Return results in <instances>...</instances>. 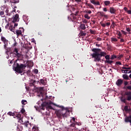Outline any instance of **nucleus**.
Masks as SVG:
<instances>
[{
    "instance_id": "obj_1",
    "label": "nucleus",
    "mask_w": 131,
    "mask_h": 131,
    "mask_svg": "<svg viewBox=\"0 0 131 131\" xmlns=\"http://www.w3.org/2000/svg\"><path fill=\"white\" fill-rule=\"evenodd\" d=\"M93 54H91L92 58H94V62H100L102 57H105L106 53L105 52H102L100 49H92Z\"/></svg>"
},
{
    "instance_id": "obj_2",
    "label": "nucleus",
    "mask_w": 131,
    "mask_h": 131,
    "mask_svg": "<svg viewBox=\"0 0 131 131\" xmlns=\"http://www.w3.org/2000/svg\"><path fill=\"white\" fill-rule=\"evenodd\" d=\"M60 108H62L61 110H58L56 111V114L58 118L62 119V118H65L69 116V112L67 110L63 108V106H59Z\"/></svg>"
},
{
    "instance_id": "obj_3",
    "label": "nucleus",
    "mask_w": 131,
    "mask_h": 131,
    "mask_svg": "<svg viewBox=\"0 0 131 131\" xmlns=\"http://www.w3.org/2000/svg\"><path fill=\"white\" fill-rule=\"evenodd\" d=\"M26 68V66L25 64H20L16 62L14 63L13 69H14L16 72L17 73H22L23 72V69H25Z\"/></svg>"
},
{
    "instance_id": "obj_4",
    "label": "nucleus",
    "mask_w": 131,
    "mask_h": 131,
    "mask_svg": "<svg viewBox=\"0 0 131 131\" xmlns=\"http://www.w3.org/2000/svg\"><path fill=\"white\" fill-rule=\"evenodd\" d=\"M16 118L18 120V122H20V123H21V124H24L26 127H29L30 126V123H29V121H23V119H22V118H21V115L19 114L16 116Z\"/></svg>"
},
{
    "instance_id": "obj_5",
    "label": "nucleus",
    "mask_w": 131,
    "mask_h": 131,
    "mask_svg": "<svg viewBox=\"0 0 131 131\" xmlns=\"http://www.w3.org/2000/svg\"><path fill=\"white\" fill-rule=\"evenodd\" d=\"M14 54L18 59H23V55L21 52H19V50L17 48H15L13 51Z\"/></svg>"
},
{
    "instance_id": "obj_6",
    "label": "nucleus",
    "mask_w": 131,
    "mask_h": 131,
    "mask_svg": "<svg viewBox=\"0 0 131 131\" xmlns=\"http://www.w3.org/2000/svg\"><path fill=\"white\" fill-rule=\"evenodd\" d=\"M1 39L2 40V41H3L4 43V49L5 50H8V40L6 39V38H5V37L4 36H2L1 37Z\"/></svg>"
},
{
    "instance_id": "obj_7",
    "label": "nucleus",
    "mask_w": 131,
    "mask_h": 131,
    "mask_svg": "<svg viewBox=\"0 0 131 131\" xmlns=\"http://www.w3.org/2000/svg\"><path fill=\"white\" fill-rule=\"evenodd\" d=\"M122 83H123V80L121 79H118L116 82V84L117 86H121Z\"/></svg>"
},
{
    "instance_id": "obj_8",
    "label": "nucleus",
    "mask_w": 131,
    "mask_h": 131,
    "mask_svg": "<svg viewBox=\"0 0 131 131\" xmlns=\"http://www.w3.org/2000/svg\"><path fill=\"white\" fill-rule=\"evenodd\" d=\"M125 95L127 96V101H130L131 100V92H126L125 93Z\"/></svg>"
},
{
    "instance_id": "obj_9",
    "label": "nucleus",
    "mask_w": 131,
    "mask_h": 131,
    "mask_svg": "<svg viewBox=\"0 0 131 131\" xmlns=\"http://www.w3.org/2000/svg\"><path fill=\"white\" fill-rule=\"evenodd\" d=\"M19 21V14H16L14 16H13V22L15 23V22H18Z\"/></svg>"
},
{
    "instance_id": "obj_10",
    "label": "nucleus",
    "mask_w": 131,
    "mask_h": 131,
    "mask_svg": "<svg viewBox=\"0 0 131 131\" xmlns=\"http://www.w3.org/2000/svg\"><path fill=\"white\" fill-rule=\"evenodd\" d=\"M90 3L94 5V6H100V2L99 1L96 2L95 0H91Z\"/></svg>"
},
{
    "instance_id": "obj_11",
    "label": "nucleus",
    "mask_w": 131,
    "mask_h": 131,
    "mask_svg": "<svg viewBox=\"0 0 131 131\" xmlns=\"http://www.w3.org/2000/svg\"><path fill=\"white\" fill-rule=\"evenodd\" d=\"M131 121V115L125 118V122H129Z\"/></svg>"
},
{
    "instance_id": "obj_12",
    "label": "nucleus",
    "mask_w": 131,
    "mask_h": 131,
    "mask_svg": "<svg viewBox=\"0 0 131 131\" xmlns=\"http://www.w3.org/2000/svg\"><path fill=\"white\" fill-rule=\"evenodd\" d=\"M110 12L111 14H115V12H116V10L113 7H111L110 8Z\"/></svg>"
},
{
    "instance_id": "obj_13",
    "label": "nucleus",
    "mask_w": 131,
    "mask_h": 131,
    "mask_svg": "<svg viewBox=\"0 0 131 131\" xmlns=\"http://www.w3.org/2000/svg\"><path fill=\"white\" fill-rule=\"evenodd\" d=\"M24 33V28H20L18 31H16V33Z\"/></svg>"
},
{
    "instance_id": "obj_14",
    "label": "nucleus",
    "mask_w": 131,
    "mask_h": 131,
    "mask_svg": "<svg viewBox=\"0 0 131 131\" xmlns=\"http://www.w3.org/2000/svg\"><path fill=\"white\" fill-rule=\"evenodd\" d=\"M32 131H39V130H38V127H37V126H34L32 127Z\"/></svg>"
},
{
    "instance_id": "obj_15",
    "label": "nucleus",
    "mask_w": 131,
    "mask_h": 131,
    "mask_svg": "<svg viewBox=\"0 0 131 131\" xmlns=\"http://www.w3.org/2000/svg\"><path fill=\"white\" fill-rule=\"evenodd\" d=\"M80 28H81V29H82L83 30H84V29H85V25L83 24H81L80 26Z\"/></svg>"
},
{
    "instance_id": "obj_16",
    "label": "nucleus",
    "mask_w": 131,
    "mask_h": 131,
    "mask_svg": "<svg viewBox=\"0 0 131 131\" xmlns=\"http://www.w3.org/2000/svg\"><path fill=\"white\" fill-rule=\"evenodd\" d=\"M122 77L123 78H124V79H126V80L129 79L128 76L127 74L123 75Z\"/></svg>"
},
{
    "instance_id": "obj_17",
    "label": "nucleus",
    "mask_w": 131,
    "mask_h": 131,
    "mask_svg": "<svg viewBox=\"0 0 131 131\" xmlns=\"http://www.w3.org/2000/svg\"><path fill=\"white\" fill-rule=\"evenodd\" d=\"M84 17L85 19H87L88 20H90L91 19V17L89 16L88 14H86L84 15Z\"/></svg>"
},
{
    "instance_id": "obj_18",
    "label": "nucleus",
    "mask_w": 131,
    "mask_h": 131,
    "mask_svg": "<svg viewBox=\"0 0 131 131\" xmlns=\"http://www.w3.org/2000/svg\"><path fill=\"white\" fill-rule=\"evenodd\" d=\"M7 114L10 116H15V113H12V112H8Z\"/></svg>"
},
{
    "instance_id": "obj_19",
    "label": "nucleus",
    "mask_w": 131,
    "mask_h": 131,
    "mask_svg": "<svg viewBox=\"0 0 131 131\" xmlns=\"http://www.w3.org/2000/svg\"><path fill=\"white\" fill-rule=\"evenodd\" d=\"M122 73H131V71H128L127 70H122Z\"/></svg>"
},
{
    "instance_id": "obj_20",
    "label": "nucleus",
    "mask_w": 131,
    "mask_h": 131,
    "mask_svg": "<svg viewBox=\"0 0 131 131\" xmlns=\"http://www.w3.org/2000/svg\"><path fill=\"white\" fill-rule=\"evenodd\" d=\"M104 5H105V6H109V5H110V1H104Z\"/></svg>"
},
{
    "instance_id": "obj_21",
    "label": "nucleus",
    "mask_w": 131,
    "mask_h": 131,
    "mask_svg": "<svg viewBox=\"0 0 131 131\" xmlns=\"http://www.w3.org/2000/svg\"><path fill=\"white\" fill-rule=\"evenodd\" d=\"M86 6H88V7H89V8H91V9H94V6H93V5L91 4H89L87 3Z\"/></svg>"
},
{
    "instance_id": "obj_22",
    "label": "nucleus",
    "mask_w": 131,
    "mask_h": 131,
    "mask_svg": "<svg viewBox=\"0 0 131 131\" xmlns=\"http://www.w3.org/2000/svg\"><path fill=\"white\" fill-rule=\"evenodd\" d=\"M40 82L42 84H43L44 85H46V83L47 82V81L43 80V79H41L40 80Z\"/></svg>"
},
{
    "instance_id": "obj_23",
    "label": "nucleus",
    "mask_w": 131,
    "mask_h": 131,
    "mask_svg": "<svg viewBox=\"0 0 131 131\" xmlns=\"http://www.w3.org/2000/svg\"><path fill=\"white\" fill-rule=\"evenodd\" d=\"M105 62L106 63H108V64H112V63H113V61L112 60H110L109 59L106 60Z\"/></svg>"
},
{
    "instance_id": "obj_24",
    "label": "nucleus",
    "mask_w": 131,
    "mask_h": 131,
    "mask_svg": "<svg viewBox=\"0 0 131 131\" xmlns=\"http://www.w3.org/2000/svg\"><path fill=\"white\" fill-rule=\"evenodd\" d=\"M21 104H23V105H26V104H27V101H26V100H23L21 101Z\"/></svg>"
},
{
    "instance_id": "obj_25",
    "label": "nucleus",
    "mask_w": 131,
    "mask_h": 131,
    "mask_svg": "<svg viewBox=\"0 0 131 131\" xmlns=\"http://www.w3.org/2000/svg\"><path fill=\"white\" fill-rule=\"evenodd\" d=\"M111 39L112 42L117 41V39H116V38L112 37Z\"/></svg>"
},
{
    "instance_id": "obj_26",
    "label": "nucleus",
    "mask_w": 131,
    "mask_h": 131,
    "mask_svg": "<svg viewBox=\"0 0 131 131\" xmlns=\"http://www.w3.org/2000/svg\"><path fill=\"white\" fill-rule=\"evenodd\" d=\"M82 22L83 23H84L85 24H88V20L86 19H85V18H82Z\"/></svg>"
},
{
    "instance_id": "obj_27",
    "label": "nucleus",
    "mask_w": 131,
    "mask_h": 131,
    "mask_svg": "<svg viewBox=\"0 0 131 131\" xmlns=\"http://www.w3.org/2000/svg\"><path fill=\"white\" fill-rule=\"evenodd\" d=\"M117 58V56H116V55H112L111 59V60H114V59H116Z\"/></svg>"
},
{
    "instance_id": "obj_28",
    "label": "nucleus",
    "mask_w": 131,
    "mask_h": 131,
    "mask_svg": "<svg viewBox=\"0 0 131 131\" xmlns=\"http://www.w3.org/2000/svg\"><path fill=\"white\" fill-rule=\"evenodd\" d=\"M122 69H125L126 70H130L131 68L130 67L126 68L125 67H123Z\"/></svg>"
},
{
    "instance_id": "obj_29",
    "label": "nucleus",
    "mask_w": 131,
    "mask_h": 131,
    "mask_svg": "<svg viewBox=\"0 0 131 131\" xmlns=\"http://www.w3.org/2000/svg\"><path fill=\"white\" fill-rule=\"evenodd\" d=\"M122 57H123V55H120L119 56H117V59H118V60H120V59H121Z\"/></svg>"
},
{
    "instance_id": "obj_30",
    "label": "nucleus",
    "mask_w": 131,
    "mask_h": 131,
    "mask_svg": "<svg viewBox=\"0 0 131 131\" xmlns=\"http://www.w3.org/2000/svg\"><path fill=\"white\" fill-rule=\"evenodd\" d=\"M105 58L106 59V60H109V59H110V56L107 55L105 56Z\"/></svg>"
},
{
    "instance_id": "obj_31",
    "label": "nucleus",
    "mask_w": 131,
    "mask_h": 131,
    "mask_svg": "<svg viewBox=\"0 0 131 131\" xmlns=\"http://www.w3.org/2000/svg\"><path fill=\"white\" fill-rule=\"evenodd\" d=\"M74 125H75V124H73L71 125V126L73 127V128H71L72 131H75V129H74V128H74Z\"/></svg>"
},
{
    "instance_id": "obj_32",
    "label": "nucleus",
    "mask_w": 131,
    "mask_h": 131,
    "mask_svg": "<svg viewBox=\"0 0 131 131\" xmlns=\"http://www.w3.org/2000/svg\"><path fill=\"white\" fill-rule=\"evenodd\" d=\"M124 109L125 111H128V106H125Z\"/></svg>"
},
{
    "instance_id": "obj_33",
    "label": "nucleus",
    "mask_w": 131,
    "mask_h": 131,
    "mask_svg": "<svg viewBox=\"0 0 131 131\" xmlns=\"http://www.w3.org/2000/svg\"><path fill=\"white\" fill-rule=\"evenodd\" d=\"M4 11H5L7 14H9V10L8 9H4Z\"/></svg>"
},
{
    "instance_id": "obj_34",
    "label": "nucleus",
    "mask_w": 131,
    "mask_h": 131,
    "mask_svg": "<svg viewBox=\"0 0 131 131\" xmlns=\"http://www.w3.org/2000/svg\"><path fill=\"white\" fill-rule=\"evenodd\" d=\"M4 14V11L0 12V15L2 16V17H4L3 16Z\"/></svg>"
},
{
    "instance_id": "obj_35",
    "label": "nucleus",
    "mask_w": 131,
    "mask_h": 131,
    "mask_svg": "<svg viewBox=\"0 0 131 131\" xmlns=\"http://www.w3.org/2000/svg\"><path fill=\"white\" fill-rule=\"evenodd\" d=\"M101 25L102 27H106V24L101 23Z\"/></svg>"
},
{
    "instance_id": "obj_36",
    "label": "nucleus",
    "mask_w": 131,
    "mask_h": 131,
    "mask_svg": "<svg viewBox=\"0 0 131 131\" xmlns=\"http://www.w3.org/2000/svg\"><path fill=\"white\" fill-rule=\"evenodd\" d=\"M79 35H81V36H85V33L79 34Z\"/></svg>"
},
{
    "instance_id": "obj_37",
    "label": "nucleus",
    "mask_w": 131,
    "mask_h": 131,
    "mask_svg": "<svg viewBox=\"0 0 131 131\" xmlns=\"http://www.w3.org/2000/svg\"><path fill=\"white\" fill-rule=\"evenodd\" d=\"M34 72L35 73H36V74H37V73H38V69H35L34 70Z\"/></svg>"
},
{
    "instance_id": "obj_38",
    "label": "nucleus",
    "mask_w": 131,
    "mask_h": 131,
    "mask_svg": "<svg viewBox=\"0 0 131 131\" xmlns=\"http://www.w3.org/2000/svg\"><path fill=\"white\" fill-rule=\"evenodd\" d=\"M86 13H88V14H92V11L88 10L87 11H86Z\"/></svg>"
},
{
    "instance_id": "obj_39",
    "label": "nucleus",
    "mask_w": 131,
    "mask_h": 131,
    "mask_svg": "<svg viewBox=\"0 0 131 131\" xmlns=\"http://www.w3.org/2000/svg\"><path fill=\"white\" fill-rule=\"evenodd\" d=\"M21 112L22 113H25V110L24 108H22L21 110Z\"/></svg>"
},
{
    "instance_id": "obj_40",
    "label": "nucleus",
    "mask_w": 131,
    "mask_h": 131,
    "mask_svg": "<svg viewBox=\"0 0 131 131\" xmlns=\"http://www.w3.org/2000/svg\"><path fill=\"white\" fill-rule=\"evenodd\" d=\"M116 64H117L118 65H121V62L120 61H117L116 63Z\"/></svg>"
},
{
    "instance_id": "obj_41",
    "label": "nucleus",
    "mask_w": 131,
    "mask_h": 131,
    "mask_svg": "<svg viewBox=\"0 0 131 131\" xmlns=\"http://www.w3.org/2000/svg\"><path fill=\"white\" fill-rule=\"evenodd\" d=\"M97 40H98V41H101V40H102V38L98 37L97 38Z\"/></svg>"
},
{
    "instance_id": "obj_42",
    "label": "nucleus",
    "mask_w": 131,
    "mask_h": 131,
    "mask_svg": "<svg viewBox=\"0 0 131 131\" xmlns=\"http://www.w3.org/2000/svg\"><path fill=\"white\" fill-rule=\"evenodd\" d=\"M110 23H106L105 24L106 26H110Z\"/></svg>"
},
{
    "instance_id": "obj_43",
    "label": "nucleus",
    "mask_w": 131,
    "mask_h": 131,
    "mask_svg": "<svg viewBox=\"0 0 131 131\" xmlns=\"http://www.w3.org/2000/svg\"><path fill=\"white\" fill-rule=\"evenodd\" d=\"M124 84L125 85H127V84H128V82L127 81H125L124 83Z\"/></svg>"
},
{
    "instance_id": "obj_44",
    "label": "nucleus",
    "mask_w": 131,
    "mask_h": 131,
    "mask_svg": "<svg viewBox=\"0 0 131 131\" xmlns=\"http://www.w3.org/2000/svg\"><path fill=\"white\" fill-rule=\"evenodd\" d=\"M12 3H18V0H12Z\"/></svg>"
},
{
    "instance_id": "obj_45",
    "label": "nucleus",
    "mask_w": 131,
    "mask_h": 131,
    "mask_svg": "<svg viewBox=\"0 0 131 131\" xmlns=\"http://www.w3.org/2000/svg\"><path fill=\"white\" fill-rule=\"evenodd\" d=\"M32 42H34V43H35V40H34V38L32 39Z\"/></svg>"
},
{
    "instance_id": "obj_46",
    "label": "nucleus",
    "mask_w": 131,
    "mask_h": 131,
    "mask_svg": "<svg viewBox=\"0 0 131 131\" xmlns=\"http://www.w3.org/2000/svg\"><path fill=\"white\" fill-rule=\"evenodd\" d=\"M120 41H121V42H124V39H123V38H121L120 39Z\"/></svg>"
},
{
    "instance_id": "obj_47",
    "label": "nucleus",
    "mask_w": 131,
    "mask_h": 131,
    "mask_svg": "<svg viewBox=\"0 0 131 131\" xmlns=\"http://www.w3.org/2000/svg\"><path fill=\"white\" fill-rule=\"evenodd\" d=\"M127 90H131V86H128L127 87Z\"/></svg>"
},
{
    "instance_id": "obj_48",
    "label": "nucleus",
    "mask_w": 131,
    "mask_h": 131,
    "mask_svg": "<svg viewBox=\"0 0 131 131\" xmlns=\"http://www.w3.org/2000/svg\"><path fill=\"white\" fill-rule=\"evenodd\" d=\"M103 11H104V12H107V8H103Z\"/></svg>"
},
{
    "instance_id": "obj_49",
    "label": "nucleus",
    "mask_w": 131,
    "mask_h": 131,
    "mask_svg": "<svg viewBox=\"0 0 131 131\" xmlns=\"http://www.w3.org/2000/svg\"><path fill=\"white\" fill-rule=\"evenodd\" d=\"M118 35L119 36L118 37V38H120V36H121V33H119Z\"/></svg>"
},
{
    "instance_id": "obj_50",
    "label": "nucleus",
    "mask_w": 131,
    "mask_h": 131,
    "mask_svg": "<svg viewBox=\"0 0 131 131\" xmlns=\"http://www.w3.org/2000/svg\"><path fill=\"white\" fill-rule=\"evenodd\" d=\"M127 12L128 13V14H131V10H128L127 11Z\"/></svg>"
},
{
    "instance_id": "obj_51",
    "label": "nucleus",
    "mask_w": 131,
    "mask_h": 131,
    "mask_svg": "<svg viewBox=\"0 0 131 131\" xmlns=\"http://www.w3.org/2000/svg\"><path fill=\"white\" fill-rule=\"evenodd\" d=\"M38 90H39V91H42V90H43V88H38Z\"/></svg>"
},
{
    "instance_id": "obj_52",
    "label": "nucleus",
    "mask_w": 131,
    "mask_h": 131,
    "mask_svg": "<svg viewBox=\"0 0 131 131\" xmlns=\"http://www.w3.org/2000/svg\"><path fill=\"white\" fill-rule=\"evenodd\" d=\"M75 2H77L78 3H80L81 2V0H75Z\"/></svg>"
},
{
    "instance_id": "obj_53",
    "label": "nucleus",
    "mask_w": 131,
    "mask_h": 131,
    "mask_svg": "<svg viewBox=\"0 0 131 131\" xmlns=\"http://www.w3.org/2000/svg\"><path fill=\"white\" fill-rule=\"evenodd\" d=\"M5 1V3H9V2H10V0H4Z\"/></svg>"
},
{
    "instance_id": "obj_54",
    "label": "nucleus",
    "mask_w": 131,
    "mask_h": 131,
    "mask_svg": "<svg viewBox=\"0 0 131 131\" xmlns=\"http://www.w3.org/2000/svg\"><path fill=\"white\" fill-rule=\"evenodd\" d=\"M16 34H17V36H18V35H20L23 36V35L22 34V33H17Z\"/></svg>"
},
{
    "instance_id": "obj_55",
    "label": "nucleus",
    "mask_w": 131,
    "mask_h": 131,
    "mask_svg": "<svg viewBox=\"0 0 131 131\" xmlns=\"http://www.w3.org/2000/svg\"><path fill=\"white\" fill-rule=\"evenodd\" d=\"M124 11H128L127 10V8H126V7H124Z\"/></svg>"
},
{
    "instance_id": "obj_56",
    "label": "nucleus",
    "mask_w": 131,
    "mask_h": 131,
    "mask_svg": "<svg viewBox=\"0 0 131 131\" xmlns=\"http://www.w3.org/2000/svg\"><path fill=\"white\" fill-rule=\"evenodd\" d=\"M72 120H73L74 122H75V118L73 117V118H72Z\"/></svg>"
},
{
    "instance_id": "obj_57",
    "label": "nucleus",
    "mask_w": 131,
    "mask_h": 131,
    "mask_svg": "<svg viewBox=\"0 0 131 131\" xmlns=\"http://www.w3.org/2000/svg\"><path fill=\"white\" fill-rule=\"evenodd\" d=\"M104 17L105 18H108V15H104Z\"/></svg>"
},
{
    "instance_id": "obj_58",
    "label": "nucleus",
    "mask_w": 131,
    "mask_h": 131,
    "mask_svg": "<svg viewBox=\"0 0 131 131\" xmlns=\"http://www.w3.org/2000/svg\"><path fill=\"white\" fill-rule=\"evenodd\" d=\"M17 26H18V24H14V27H17Z\"/></svg>"
},
{
    "instance_id": "obj_59",
    "label": "nucleus",
    "mask_w": 131,
    "mask_h": 131,
    "mask_svg": "<svg viewBox=\"0 0 131 131\" xmlns=\"http://www.w3.org/2000/svg\"><path fill=\"white\" fill-rule=\"evenodd\" d=\"M122 101L124 102V103H125V99H124L122 100Z\"/></svg>"
},
{
    "instance_id": "obj_60",
    "label": "nucleus",
    "mask_w": 131,
    "mask_h": 131,
    "mask_svg": "<svg viewBox=\"0 0 131 131\" xmlns=\"http://www.w3.org/2000/svg\"><path fill=\"white\" fill-rule=\"evenodd\" d=\"M10 64H13V60H11V61H10Z\"/></svg>"
},
{
    "instance_id": "obj_61",
    "label": "nucleus",
    "mask_w": 131,
    "mask_h": 131,
    "mask_svg": "<svg viewBox=\"0 0 131 131\" xmlns=\"http://www.w3.org/2000/svg\"><path fill=\"white\" fill-rule=\"evenodd\" d=\"M127 31H129V28H127Z\"/></svg>"
},
{
    "instance_id": "obj_62",
    "label": "nucleus",
    "mask_w": 131,
    "mask_h": 131,
    "mask_svg": "<svg viewBox=\"0 0 131 131\" xmlns=\"http://www.w3.org/2000/svg\"><path fill=\"white\" fill-rule=\"evenodd\" d=\"M129 78H131V74L129 76Z\"/></svg>"
},
{
    "instance_id": "obj_63",
    "label": "nucleus",
    "mask_w": 131,
    "mask_h": 131,
    "mask_svg": "<svg viewBox=\"0 0 131 131\" xmlns=\"http://www.w3.org/2000/svg\"><path fill=\"white\" fill-rule=\"evenodd\" d=\"M0 32H2V28L0 27Z\"/></svg>"
},
{
    "instance_id": "obj_64",
    "label": "nucleus",
    "mask_w": 131,
    "mask_h": 131,
    "mask_svg": "<svg viewBox=\"0 0 131 131\" xmlns=\"http://www.w3.org/2000/svg\"><path fill=\"white\" fill-rule=\"evenodd\" d=\"M121 20H122V21L123 20V18H121Z\"/></svg>"
}]
</instances>
